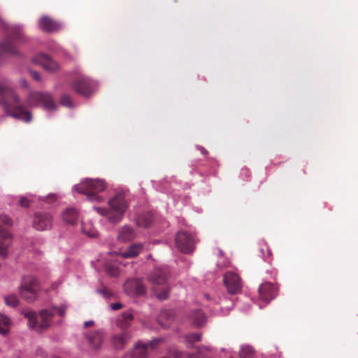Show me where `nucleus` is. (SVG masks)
Segmentation results:
<instances>
[{
	"instance_id": "nucleus-1",
	"label": "nucleus",
	"mask_w": 358,
	"mask_h": 358,
	"mask_svg": "<svg viewBox=\"0 0 358 358\" xmlns=\"http://www.w3.org/2000/svg\"><path fill=\"white\" fill-rule=\"evenodd\" d=\"M0 104L7 115L27 123L31 122V113L26 109L6 79L0 82Z\"/></svg>"
},
{
	"instance_id": "nucleus-2",
	"label": "nucleus",
	"mask_w": 358,
	"mask_h": 358,
	"mask_svg": "<svg viewBox=\"0 0 358 358\" xmlns=\"http://www.w3.org/2000/svg\"><path fill=\"white\" fill-rule=\"evenodd\" d=\"M66 308L67 305L64 303L60 306H52L50 309H42L38 313L31 310H23L22 314L27 319L29 329L43 332L51 327L55 311L59 316L64 317Z\"/></svg>"
},
{
	"instance_id": "nucleus-3",
	"label": "nucleus",
	"mask_w": 358,
	"mask_h": 358,
	"mask_svg": "<svg viewBox=\"0 0 358 358\" xmlns=\"http://www.w3.org/2000/svg\"><path fill=\"white\" fill-rule=\"evenodd\" d=\"M26 41V37L20 28H13L0 43V57L3 55L20 56L17 45Z\"/></svg>"
},
{
	"instance_id": "nucleus-4",
	"label": "nucleus",
	"mask_w": 358,
	"mask_h": 358,
	"mask_svg": "<svg viewBox=\"0 0 358 358\" xmlns=\"http://www.w3.org/2000/svg\"><path fill=\"white\" fill-rule=\"evenodd\" d=\"M106 188V182L101 179H85L74 187L77 192L86 195L88 200L95 202L103 200V197L99 195V193Z\"/></svg>"
},
{
	"instance_id": "nucleus-5",
	"label": "nucleus",
	"mask_w": 358,
	"mask_h": 358,
	"mask_svg": "<svg viewBox=\"0 0 358 358\" xmlns=\"http://www.w3.org/2000/svg\"><path fill=\"white\" fill-rule=\"evenodd\" d=\"M110 211L106 208H94V210L99 214L103 215L107 213L109 219L113 222H120V218L127 208V203L122 194L115 195L109 201Z\"/></svg>"
},
{
	"instance_id": "nucleus-6",
	"label": "nucleus",
	"mask_w": 358,
	"mask_h": 358,
	"mask_svg": "<svg viewBox=\"0 0 358 358\" xmlns=\"http://www.w3.org/2000/svg\"><path fill=\"white\" fill-rule=\"evenodd\" d=\"M38 289V280L34 276L29 275L22 278L20 293L23 299L31 303L36 299Z\"/></svg>"
},
{
	"instance_id": "nucleus-7",
	"label": "nucleus",
	"mask_w": 358,
	"mask_h": 358,
	"mask_svg": "<svg viewBox=\"0 0 358 358\" xmlns=\"http://www.w3.org/2000/svg\"><path fill=\"white\" fill-rule=\"evenodd\" d=\"M27 103L31 107L41 104L48 110H52L56 107L52 96L50 94L40 92L30 93L27 98Z\"/></svg>"
},
{
	"instance_id": "nucleus-8",
	"label": "nucleus",
	"mask_w": 358,
	"mask_h": 358,
	"mask_svg": "<svg viewBox=\"0 0 358 358\" xmlns=\"http://www.w3.org/2000/svg\"><path fill=\"white\" fill-rule=\"evenodd\" d=\"M176 243L179 250L185 254L192 253L196 243L194 235L187 231H179L176 235Z\"/></svg>"
},
{
	"instance_id": "nucleus-9",
	"label": "nucleus",
	"mask_w": 358,
	"mask_h": 358,
	"mask_svg": "<svg viewBox=\"0 0 358 358\" xmlns=\"http://www.w3.org/2000/svg\"><path fill=\"white\" fill-rule=\"evenodd\" d=\"M71 86L76 93L86 97L91 96L94 91V82L83 75L76 78Z\"/></svg>"
},
{
	"instance_id": "nucleus-10",
	"label": "nucleus",
	"mask_w": 358,
	"mask_h": 358,
	"mask_svg": "<svg viewBox=\"0 0 358 358\" xmlns=\"http://www.w3.org/2000/svg\"><path fill=\"white\" fill-rule=\"evenodd\" d=\"M162 341V338H154L148 343L138 342L132 352L134 358H148L149 350L157 348L158 344Z\"/></svg>"
},
{
	"instance_id": "nucleus-11",
	"label": "nucleus",
	"mask_w": 358,
	"mask_h": 358,
	"mask_svg": "<svg viewBox=\"0 0 358 358\" xmlns=\"http://www.w3.org/2000/svg\"><path fill=\"white\" fill-rule=\"evenodd\" d=\"M169 270L167 267H156L148 275V281L153 285H164L169 277Z\"/></svg>"
},
{
	"instance_id": "nucleus-12",
	"label": "nucleus",
	"mask_w": 358,
	"mask_h": 358,
	"mask_svg": "<svg viewBox=\"0 0 358 358\" xmlns=\"http://www.w3.org/2000/svg\"><path fill=\"white\" fill-rule=\"evenodd\" d=\"M258 292L259 299L266 303H268L277 296L278 287L271 282H264L259 287Z\"/></svg>"
},
{
	"instance_id": "nucleus-13",
	"label": "nucleus",
	"mask_w": 358,
	"mask_h": 358,
	"mask_svg": "<svg viewBox=\"0 0 358 358\" xmlns=\"http://www.w3.org/2000/svg\"><path fill=\"white\" fill-rule=\"evenodd\" d=\"M124 289L128 295H143L145 287L141 279L134 278L127 280L124 284Z\"/></svg>"
},
{
	"instance_id": "nucleus-14",
	"label": "nucleus",
	"mask_w": 358,
	"mask_h": 358,
	"mask_svg": "<svg viewBox=\"0 0 358 358\" xmlns=\"http://www.w3.org/2000/svg\"><path fill=\"white\" fill-rule=\"evenodd\" d=\"M224 282L231 294H236L241 292V283L238 275L233 272H227L224 276Z\"/></svg>"
},
{
	"instance_id": "nucleus-15",
	"label": "nucleus",
	"mask_w": 358,
	"mask_h": 358,
	"mask_svg": "<svg viewBox=\"0 0 358 358\" xmlns=\"http://www.w3.org/2000/svg\"><path fill=\"white\" fill-rule=\"evenodd\" d=\"M12 243V236L3 227L0 225V257L5 258L8 255V248Z\"/></svg>"
},
{
	"instance_id": "nucleus-16",
	"label": "nucleus",
	"mask_w": 358,
	"mask_h": 358,
	"mask_svg": "<svg viewBox=\"0 0 358 358\" xmlns=\"http://www.w3.org/2000/svg\"><path fill=\"white\" fill-rule=\"evenodd\" d=\"M41 29L45 32H54L58 31L60 24L49 16L43 15L38 20Z\"/></svg>"
},
{
	"instance_id": "nucleus-17",
	"label": "nucleus",
	"mask_w": 358,
	"mask_h": 358,
	"mask_svg": "<svg viewBox=\"0 0 358 358\" xmlns=\"http://www.w3.org/2000/svg\"><path fill=\"white\" fill-rule=\"evenodd\" d=\"M87 336L89 346L92 350H98L101 348L104 340L103 332L101 330L92 331Z\"/></svg>"
},
{
	"instance_id": "nucleus-18",
	"label": "nucleus",
	"mask_w": 358,
	"mask_h": 358,
	"mask_svg": "<svg viewBox=\"0 0 358 358\" xmlns=\"http://www.w3.org/2000/svg\"><path fill=\"white\" fill-rule=\"evenodd\" d=\"M143 245L141 243H134L128 248V249L122 252H108V255L120 256L123 258H134L137 257L143 250Z\"/></svg>"
},
{
	"instance_id": "nucleus-19",
	"label": "nucleus",
	"mask_w": 358,
	"mask_h": 358,
	"mask_svg": "<svg viewBox=\"0 0 358 358\" xmlns=\"http://www.w3.org/2000/svg\"><path fill=\"white\" fill-rule=\"evenodd\" d=\"M36 59L37 62H38L43 68L48 71L54 72L59 69L58 64L45 54L38 55Z\"/></svg>"
},
{
	"instance_id": "nucleus-20",
	"label": "nucleus",
	"mask_w": 358,
	"mask_h": 358,
	"mask_svg": "<svg viewBox=\"0 0 358 358\" xmlns=\"http://www.w3.org/2000/svg\"><path fill=\"white\" fill-rule=\"evenodd\" d=\"M188 322L195 327L203 326L206 320V317L203 311L199 309L192 310L187 317Z\"/></svg>"
},
{
	"instance_id": "nucleus-21",
	"label": "nucleus",
	"mask_w": 358,
	"mask_h": 358,
	"mask_svg": "<svg viewBox=\"0 0 358 358\" xmlns=\"http://www.w3.org/2000/svg\"><path fill=\"white\" fill-rule=\"evenodd\" d=\"M136 237V231L131 225H124L118 232L119 241L125 243L133 240Z\"/></svg>"
},
{
	"instance_id": "nucleus-22",
	"label": "nucleus",
	"mask_w": 358,
	"mask_h": 358,
	"mask_svg": "<svg viewBox=\"0 0 358 358\" xmlns=\"http://www.w3.org/2000/svg\"><path fill=\"white\" fill-rule=\"evenodd\" d=\"M131 336L129 334L124 332L120 334L114 335L111 337V343L116 350L122 349L130 340Z\"/></svg>"
},
{
	"instance_id": "nucleus-23",
	"label": "nucleus",
	"mask_w": 358,
	"mask_h": 358,
	"mask_svg": "<svg viewBox=\"0 0 358 358\" xmlns=\"http://www.w3.org/2000/svg\"><path fill=\"white\" fill-rule=\"evenodd\" d=\"M64 222L66 224H76L80 222L77 210L74 208H67L62 214Z\"/></svg>"
},
{
	"instance_id": "nucleus-24",
	"label": "nucleus",
	"mask_w": 358,
	"mask_h": 358,
	"mask_svg": "<svg viewBox=\"0 0 358 358\" xmlns=\"http://www.w3.org/2000/svg\"><path fill=\"white\" fill-rule=\"evenodd\" d=\"M133 319L134 315L131 311H125L117 317V324L121 329H124L129 327Z\"/></svg>"
},
{
	"instance_id": "nucleus-25",
	"label": "nucleus",
	"mask_w": 358,
	"mask_h": 358,
	"mask_svg": "<svg viewBox=\"0 0 358 358\" xmlns=\"http://www.w3.org/2000/svg\"><path fill=\"white\" fill-rule=\"evenodd\" d=\"M258 255L264 261L270 262L271 251L270 250L267 243L264 240L259 242Z\"/></svg>"
},
{
	"instance_id": "nucleus-26",
	"label": "nucleus",
	"mask_w": 358,
	"mask_h": 358,
	"mask_svg": "<svg viewBox=\"0 0 358 358\" xmlns=\"http://www.w3.org/2000/svg\"><path fill=\"white\" fill-rule=\"evenodd\" d=\"M10 319L5 315L0 314V334L6 335L10 329Z\"/></svg>"
},
{
	"instance_id": "nucleus-27",
	"label": "nucleus",
	"mask_w": 358,
	"mask_h": 358,
	"mask_svg": "<svg viewBox=\"0 0 358 358\" xmlns=\"http://www.w3.org/2000/svg\"><path fill=\"white\" fill-rule=\"evenodd\" d=\"M51 222H52V217L48 213L42 212L35 214L34 224H47Z\"/></svg>"
},
{
	"instance_id": "nucleus-28",
	"label": "nucleus",
	"mask_w": 358,
	"mask_h": 358,
	"mask_svg": "<svg viewBox=\"0 0 358 358\" xmlns=\"http://www.w3.org/2000/svg\"><path fill=\"white\" fill-rule=\"evenodd\" d=\"M81 231L89 238H96L99 232L93 225H81Z\"/></svg>"
},
{
	"instance_id": "nucleus-29",
	"label": "nucleus",
	"mask_w": 358,
	"mask_h": 358,
	"mask_svg": "<svg viewBox=\"0 0 358 358\" xmlns=\"http://www.w3.org/2000/svg\"><path fill=\"white\" fill-rule=\"evenodd\" d=\"M240 358H255V350L250 345H245L241 348L239 352Z\"/></svg>"
},
{
	"instance_id": "nucleus-30",
	"label": "nucleus",
	"mask_w": 358,
	"mask_h": 358,
	"mask_svg": "<svg viewBox=\"0 0 358 358\" xmlns=\"http://www.w3.org/2000/svg\"><path fill=\"white\" fill-rule=\"evenodd\" d=\"M201 334L200 333H192L185 336L186 345L187 348H192L194 342L200 341Z\"/></svg>"
},
{
	"instance_id": "nucleus-31",
	"label": "nucleus",
	"mask_w": 358,
	"mask_h": 358,
	"mask_svg": "<svg viewBox=\"0 0 358 358\" xmlns=\"http://www.w3.org/2000/svg\"><path fill=\"white\" fill-rule=\"evenodd\" d=\"M5 303L10 307L15 308L19 303L18 297L15 294H10L4 296Z\"/></svg>"
},
{
	"instance_id": "nucleus-32",
	"label": "nucleus",
	"mask_w": 358,
	"mask_h": 358,
	"mask_svg": "<svg viewBox=\"0 0 358 358\" xmlns=\"http://www.w3.org/2000/svg\"><path fill=\"white\" fill-rule=\"evenodd\" d=\"M60 103L64 106L71 107L73 106V101L70 96L63 94L60 99Z\"/></svg>"
},
{
	"instance_id": "nucleus-33",
	"label": "nucleus",
	"mask_w": 358,
	"mask_h": 358,
	"mask_svg": "<svg viewBox=\"0 0 358 358\" xmlns=\"http://www.w3.org/2000/svg\"><path fill=\"white\" fill-rule=\"evenodd\" d=\"M105 269L106 273L110 276H117L118 275V269L115 266L106 264Z\"/></svg>"
},
{
	"instance_id": "nucleus-34",
	"label": "nucleus",
	"mask_w": 358,
	"mask_h": 358,
	"mask_svg": "<svg viewBox=\"0 0 358 358\" xmlns=\"http://www.w3.org/2000/svg\"><path fill=\"white\" fill-rule=\"evenodd\" d=\"M155 294L156 295L157 299H159L161 301H163L169 297V290L167 288L164 289L159 292H157V291L155 290Z\"/></svg>"
},
{
	"instance_id": "nucleus-35",
	"label": "nucleus",
	"mask_w": 358,
	"mask_h": 358,
	"mask_svg": "<svg viewBox=\"0 0 358 358\" xmlns=\"http://www.w3.org/2000/svg\"><path fill=\"white\" fill-rule=\"evenodd\" d=\"M96 292L98 294H101L103 298L106 299H110L113 295V294L110 291L108 290L105 287L98 289Z\"/></svg>"
},
{
	"instance_id": "nucleus-36",
	"label": "nucleus",
	"mask_w": 358,
	"mask_h": 358,
	"mask_svg": "<svg viewBox=\"0 0 358 358\" xmlns=\"http://www.w3.org/2000/svg\"><path fill=\"white\" fill-rule=\"evenodd\" d=\"M144 220V224H151L152 222H155L154 216L152 213L147 212L143 215Z\"/></svg>"
},
{
	"instance_id": "nucleus-37",
	"label": "nucleus",
	"mask_w": 358,
	"mask_h": 358,
	"mask_svg": "<svg viewBox=\"0 0 358 358\" xmlns=\"http://www.w3.org/2000/svg\"><path fill=\"white\" fill-rule=\"evenodd\" d=\"M31 201L25 196H22L20 199L19 204L24 208H28L30 206Z\"/></svg>"
},
{
	"instance_id": "nucleus-38",
	"label": "nucleus",
	"mask_w": 358,
	"mask_h": 358,
	"mask_svg": "<svg viewBox=\"0 0 358 358\" xmlns=\"http://www.w3.org/2000/svg\"><path fill=\"white\" fill-rule=\"evenodd\" d=\"M203 349H206V350H208V351H210V350H212V348H210V347H209V348L204 347V346L201 347V348H199L198 349V355H197L196 357H190V358H208V357L204 356V355H203V351H202V350H203Z\"/></svg>"
},
{
	"instance_id": "nucleus-39",
	"label": "nucleus",
	"mask_w": 358,
	"mask_h": 358,
	"mask_svg": "<svg viewBox=\"0 0 358 358\" xmlns=\"http://www.w3.org/2000/svg\"><path fill=\"white\" fill-rule=\"evenodd\" d=\"M11 220L9 217L6 215L0 216V224H10Z\"/></svg>"
},
{
	"instance_id": "nucleus-40",
	"label": "nucleus",
	"mask_w": 358,
	"mask_h": 358,
	"mask_svg": "<svg viewBox=\"0 0 358 358\" xmlns=\"http://www.w3.org/2000/svg\"><path fill=\"white\" fill-rule=\"evenodd\" d=\"M110 306L112 310H117L122 308V304L121 303H113Z\"/></svg>"
},
{
	"instance_id": "nucleus-41",
	"label": "nucleus",
	"mask_w": 358,
	"mask_h": 358,
	"mask_svg": "<svg viewBox=\"0 0 358 358\" xmlns=\"http://www.w3.org/2000/svg\"><path fill=\"white\" fill-rule=\"evenodd\" d=\"M31 78L36 80V81H39L41 80V76L39 74V73H38L37 71H31Z\"/></svg>"
},
{
	"instance_id": "nucleus-42",
	"label": "nucleus",
	"mask_w": 358,
	"mask_h": 358,
	"mask_svg": "<svg viewBox=\"0 0 358 358\" xmlns=\"http://www.w3.org/2000/svg\"><path fill=\"white\" fill-rule=\"evenodd\" d=\"M36 355L41 356L42 358H46V352L41 348H38L36 350Z\"/></svg>"
},
{
	"instance_id": "nucleus-43",
	"label": "nucleus",
	"mask_w": 358,
	"mask_h": 358,
	"mask_svg": "<svg viewBox=\"0 0 358 358\" xmlns=\"http://www.w3.org/2000/svg\"><path fill=\"white\" fill-rule=\"evenodd\" d=\"M35 226H36V229L39 231H43V230L47 229L46 227H48V225H41V224L35 225Z\"/></svg>"
},
{
	"instance_id": "nucleus-44",
	"label": "nucleus",
	"mask_w": 358,
	"mask_h": 358,
	"mask_svg": "<svg viewBox=\"0 0 358 358\" xmlns=\"http://www.w3.org/2000/svg\"><path fill=\"white\" fill-rule=\"evenodd\" d=\"M94 324V321L93 320H89V321H87L84 323V326L85 327H90V326H92Z\"/></svg>"
},
{
	"instance_id": "nucleus-45",
	"label": "nucleus",
	"mask_w": 358,
	"mask_h": 358,
	"mask_svg": "<svg viewBox=\"0 0 358 358\" xmlns=\"http://www.w3.org/2000/svg\"><path fill=\"white\" fill-rule=\"evenodd\" d=\"M181 352H178V351H176L175 353H174V356L176 358H180V356H181Z\"/></svg>"
},
{
	"instance_id": "nucleus-46",
	"label": "nucleus",
	"mask_w": 358,
	"mask_h": 358,
	"mask_svg": "<svg viewBox=\"0 0 358 358\" xmlns=\"http://www.w3.org/2000/svg\"><path fill=\"white\" fill-rule=\"evenodd\" d=\"M200 150L203 155H206L208 153V151L204 148H201Z\"/></svg>"
},
{
	"instance_id": "nucleus-47",
	"label": "nucleus",
	"mask_w": 358,
	"mask_h": 358,
	"mask_svg": "<svg viewBox=\"0 0 358 358\" xmlns=\"http://www.w3.org/2000/svg\"><path fill=\"white\" fill-rule=\"evenodd\" d=\"M48 197L51 199V201L56 200V196L55 194L50 195Z\"/></svg>"
},
{
	"instance_id": "nucleus-48",
	"label": "nucleus",
	"mask_w": 358,
	"mask_h": 358,
	"mask_svg": "<svg viewBox=\"0 0 358 358\" xmlns=\"http://www.w3.org/2000/svg\"><path fill=\"white\" fill-rule=\"evenodd\" d=\"M219 256L223 257L224 256V252L221 249H218Z\"/></svg>"
},
{
	"instance_id": "nucleus-49",
	"label": "nucleus",
	"mask_w": 358,
	"mask_h": 358,
	"mask_svg": "<svg viewBox=\"0 0 358 358\" xmlns=\"http://www.w3.org/2000/svg\"><path fill=\"white\" fill-rule=\"evenodd\" d=\"M50 358H61V357H58V356H55V355H54V356H52Z\"/></svg>"
},
{
	"instance_id": "nucleus-50",
	"label": "nucleus",
	"mask_w": 358,
	"mask_h": 358,
	"mask_svg": "<svg viewBox=\"0 0 358 358\" xmlns=\"http://www.w3.org/2000/svg\"><path fill=\"white\" fill-rule=\"evenodd\" d=\"M227 264H228V263H224L222 266H226L227 265Z\"/></svg>"
},
{
	"instance_id": "nucleus-51",
	"label": "nucleus",
	"mask_w": 358,
	"mask_h": 358,
	"mask_svg": "<svg viewBox=\"0 0 358 358\" xmlns=\"http://www.w3.org/2000/svg\"><path fill=\"white\" fill-rule=\"evenodd\" d=\"M205 296H206V299H209V296H208V294H206Z\"/></svg>"
},
{
	"instance_id": "nucleus-52",
	"label": "nucleus",
	"mask_w": 358,
	"mask_h": 358,
	"mask_svg": "<svg viewBox=\"0 0 358 358\" xmlns=\"http://www.w3.org/2000/svg\"><path fill=\"white\" fill-rule=\"evenodd\" d=\"M150 257H151V255H149L148 256V258H150Z\"/></svg>"
}]
</instances>
